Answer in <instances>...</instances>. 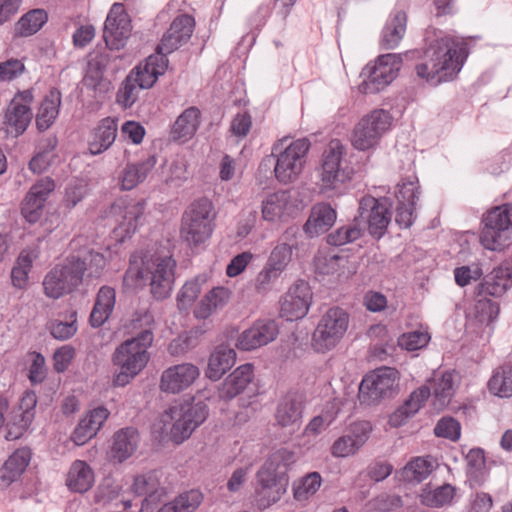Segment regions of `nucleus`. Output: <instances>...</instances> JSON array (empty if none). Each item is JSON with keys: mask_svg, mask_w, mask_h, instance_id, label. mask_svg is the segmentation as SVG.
Instances as JSON below:
<instances>
[{"mask_svg": "<svg viewBox=\"0 0 512 512\" xmlns=\"http://www.w3.org/2000/svg\"><path fill=\"white\" fill-rule=\"evenodd\" d=\"M291 259L292 245L286 242H282L273 248L266 263L277 269V271L282 274V272L287 268Z\"/></svg>", "mask_w": 512, "mask_h": 512, "instance_id": "nucleus-55", "label": "nucleus"}, {"mask_svg": "<svg viewBox=\"0 0 512 512\" xmlns=\"http://www.w3.org/2000/svg\"><path fill=\"white\" fill-rule=\"evenodd\" d=\"M303 409V397L297 393H288L280 399L277 405L275 420L278 425L294 430L301 424Z\"/></svg>", "mask_w": 512, "mask_h": 512, "instance_id": "nucleus-28", "label": "nucleus"}, {"mask_svg": "<svg viewBox=\"0 0 512 512\" xmlns=\"http://www.w3.org/2000/svg\"><path fill=\"white\" fill-rule=\"evenodd\" d=\"M61 105V93L52 89L43 99L36 114V127L40 132L46 131L55 122Z\"/></svg>", "mask_w": 512, "mask_h": 512, "instance_id": "nucleus-42", "label": "nucleus"}, {"mask_svg": "<svg viewBox=\"0 0 512 512\" xmlns=\"http://www.w3.org/2000/svg\"><path fill=\"white\" fill-rule=\"evenodd\" d=\"M512 228V204H504L491 209L484 218L481 244L489 250H502L510 238Z\"/></svg>", "mask_w": 512, "mask_h": 512, "instance_id": "nucleus-11", "label": "nucleus"}, {"mask_svg": "<svg viewBox=\"0 0 512 512\" xmlns=\"http://www.w3.org/2000/svg\"><path fill=\"white\" fill-rule=\"evenodd\" d=\"M95 482L92 468L83 460H75L68 471L66 485L76 493L87 492Z\"/></svg>", "mask_w": 512, "mask_h": 512, "instance_id": "nucleus-39", "label": "nucleus"}, {"mask_svg": "<svg viewBox=\"0 0 512 512\" xmlns=\"http://www.w3.org/2000/svg\"><path fill=\"white\" fill-rule=\"evenodd\" d=\"M215 218L216 211L211 200L205 197L195 200L182 216L181 238L189 246H199L211 237Z\"/></svg>", "mask_w": 512, "mask_h": 512, "instance_id": "nucleus-8", "label": "nucleus"}, {"mask_svg": "<svg viewBox=\"0 0 512 512\" xmlns=\"http://www.w3.org/2000/svg\"><path fill=\"white\" fill-rule=\"evenodd\" d=\"M430 341V335L425 331H412L402 334L398 338V345L408 351L425 347Z\"/></svg>", "mask_w": 512, "mask_h": 512, "instance_id": "nucleus-58", "label": "nucleus"}, {"mask_svg": "<svg viewBox=\"0 0 512 512\" xmlns=\"http://www.w3.org/2000/svg\"><path fill=\"white\" fill-rule=\"evenodd\" d=\"M115 301L116 293L113 288L108 286L100 288L89 318L92 327H100L108 320L114 309Z\"/></svg>", "mask_w": 512, "mask_h": 512, "instance_id": "nucleus-40", "label": "nucleus"}, {"mask_svg": "<svg viewBox=\"0 0 512 512\" xmlns=\"http://www.w3.org/2000/svg\"><path fill=\"white\" fill-rule=\"evenodd\" d=\"M231 298V291L223 286L211 289L195 307L193 314L197 319L205 320L216 311L223 309Z\"/></svg>", "mask_w": 512, "mask_h": 512, "instance_id": "nucleus-36", "label": "nucleus"}, {"mask_svg": "<svg viewBox=\"0 0 512 512\" xmlns=\"http://www.w3.org/2000/svg\"><path fill=\"white\" fill-rule=\"evenodd\" d=\"M32 102L31 90L20 91L12 98L3 120V129L7 137L18 138L27 130L33 118Z\"/></svg>", "mask_w": 512, "mask_h": 512, "instance_id": "nucleus-15", "label": "nucleus"}, {"mask_svg": "<svg viewBox=\"0 0 512 512\" xmlns=\"http://www.w3.org/2000/svg\"><path fill=\"white\" fill-rule=\"evenodd\" d=\"M154 326V317L148 311L136 314L131 320L130 328L135 336L120 344L112 356L114 365L120 368L113 378L115 386L127 385L147 365Z\"/></svg>", "mask_w": 512, "mask_h": 512, "instance_id": "nucleus-1", "label": "nucleus"}, {"mask_svg": "<svg viewBox=\"0 0 512 512\" xmlns=\"http://www.w3.org/2000/svg\"><path fill=\"white\" fill-rule=\"evenodd\" d=\"M140 436L136 428L126 427L117 431L113 436L111 455L118 462L131 457L137 450Z\"/></svg>", "mask_w": 512, "mask_h": 512, "instance_id": "nucleus-35", "label": "nucleus"}, {"mask_svg": "<svg viewBox=\"0 0 512 512\" xmlns=\"http://www.w3.org/2000/svg\"><path fill=\"white\" fill-rule=\"evenodd\" d=\"M399 373L395 368L382 367L367 374L359 386V400L371 405L397 393Z\"/></svg>", "mask_w": 512, "mask_h": 512, "instance_id": "nucleus-12", "label": "nucleus"}, {"mask_svg": "<svg viewBox=\"0 0 512 512\" xmlns=\"http://www.w3.org/2000/svg\"><path fill=\"white\" fill-rule=\"evenodd\" d=\"M316 172V185L320 194L326 197L343 194L353 179L354 169L347 159V147L340 140L333 139L328 143Z\"/></svg>", "mask_w": 512, "mask_h": 512, "instance_id": "nucleus-4", "label": "nucleus"}, {"mask_svg": "<svg viewBox=\"0 0 512 512\" xmlns=\"http://www.w3.org/2000/svg\"><path fill=\"white\" fill-rule=\"evenodd\" d=\"M392 118L383 109H376L364 116L355 126L351 143L357 150L365 151L376 146L390 128Z\"/></svg>", "mask_w": 512, "mask_h": 512, "instance_id": "nucleus-14", "label": "nucleus"}, {"mask_svg": "<svg viewBox=\"0 0 512 512\" xmlns=\"http://www.w3.org/2000/svg\"><path fill=\"white\" fill-rule=\"evenodd\" d=\"M54 188V181L48 177L40 179L30 188L21 206V213L27 222L36 223L41 218L44 204Z\"/></svg>", "mask_w": 512, "mask_h": 512, "instance_id": "nucleus-24", "label": "nucleus"}, {"mask_svg": "<svg viewBox=\"0 0 512 512\" xmlns=\"http://www.w3.org/2000/svg\"><path fill=\"white\" fill-rule=\"evenodd\" d=\"M312 295L308 283L304 281L295 283L282 298L281 316L288 321L302 319L309 311Z\"/></svg>", "mask_w": 512, "mask_h": 512, "instance_id": "nucleus-21", "label": "nucleus"}, {"mask_svg": "<svg viewBox=\"0 0 512 512\" xmlns=\"http://www.w3.org/2000/svg\"><path fill=\"white\" fill-rule=\"evenodd\" d=\"M277 269L265 263L254 280V288L258 293H266L271 290L273 283L280 277Z\"/></svg>", "mask_w": 512, "mask_h": 512, "instance_id": "nucleus-59", "label": "nucleus"}, {"mask_svg": "<svg viewBox=\"0 0 512 512\" xmlns=\"http://www.w3.org/2000/svg\"><path fill=\"white\" fill-rule=\"evenodd\" d=\"M287 139L277 141L272 147L271 157L275 159L274 174L281 184L295 182L303 172L306 164L310 142L297 139L286 144Z\"/></svg>", "mask_w": 512, "mask_h": 512, "instance_id": "nucleus-7", "label": "nucleus"}, {"mask_svg": "<svg viewBox=\"0 0 512 512\" xmlns=\"http://www.w3.org/2000/svg\"><path fill=\"white\" fill-rule=\"evenodd\" d=\"M406 24V13L403 11L396 12L382 31L381 46L384 49L396 48L405 35Z\"/></svg>", "mask_w": 512, "mask_h": 512, "instance_id": "nucleus-43", "label": "nucleus"}, {"mask_svg": "<svg viewBox=\"0 0 512 512\" xmlns=\"http://www.w3.org/2000/svg\"><path fill=\"white\" fill-rule=\"evenodd\" d=\"M167 66L166 56L157 50L155 54L150 55L144 62L133 68L128 75L134 76V80L140 83V87L149 89L155 84L158 77L165 73Z\"/></svg>", "mask_w": 512, "mask_h": 512, "instance_id": "nucleus-27", "label": "nucleus"}, {"mask_svg": "<svg viewBox=\"0 0 512 512\" xmlns=\"http://www.w3.org/2000/svg\"><path fill=\"white\" fill-rule=\"evenodd\" d=\"M512 287V266L500 265L479 285V295L500 297Z\"/></svg>", "mask_w": 512, "mask_h": 512, "instance_id": "nucleus-33", "label": "nucleus"}, {"mask_svg": "<svg viewBox=\"0 0 512 512\" xmlns=\"http://www.w3.org/2000/svg\"><path fill=\"white\" fill-rule=\"evenodd\" d=\"M132 491L138 496H145L143 505L157 501L163 493V489L154 474L137 476L134 479Z\"/></svg>", "mask_w": 512, "mask_h": 512, "instance_id": "nucleus-46", "label": "nucleus"}, {"mask_svg": "<svg viewBox=\"0 0 512 512\" xmlns=\"http://www.w3.org/2000/svg\"><path fill=\"white\" fill-rule=\"evenodd\" d=\"M107 408L100 406L89 411L83 418L80 419L73 434L72 441L76 445H84L92 439L100 430L104 422L109 416Z\"/></svg>", "mask_w": 512, "mask_h": 512, "instance_id": "nucleus-29", "label": "nucleus"}, {"mask_svg": "<svg viewBox=\"0 0 512 512\" xmlns=\"http://www.w3.org/2000/svg\"><path fill=\"white\" fill-rule=\"evenodd\" d=\"M25 66L19 59H8L0 62V82H9L22 75Z\"/></svg>", "mask_w": 512, "mask_h": 512, "instance_id": "nucleus-62", "label": "nucleus"}, {"mask_svg": "<svg viewBox=\"0 0 512 512\" xmlns=\"http://www.w3.org/2000/svg\"><path fill=\"white\" fill-rule=\"evenodd\" d=\"M118 131L117 121L107 117L100 121L89 141V151L92 155H99L108 150L115 142Z\"/></svg>", "mask_w": 512, "mask_h": 512, "instance_id": "nucleus-37", "label": "nucleus"}, {"mask_svg": "<svg viewBox=\"0 0 512 512\" xmlns=\"http://www.w3.org/2000/svg\"><path fill=\"white\" fill-rule=\"evenodd\" d=\"M236 352L228 346H218L209 356L206 377L219 380L235 363Z\"/></svg>", "mask_w": 512, "mask_h": 512, "instance_id": "nucleus-38", "label": "nucleus"}, {"mask_svg": "<svg viewBox=\"0 0 512 512\" xmlns=\"http://www.w3.org/2000/svg\"><path fill=\"white\" fill-rule=\"evenodd\" d=\"M434 468V462L430 458L415 457L401 470V477L406 482L418 484L428 478Z\"/></svg>", "mask_w": 512, "mask_h": 512, "instance_id": "nucleus-45", "label": "nucleus"}, {"mask_svg": "<svg viewBox=\"0 0 512 512\" xmlns=\"http://www.w3.org/2000/svg\"><path fill=\"white\" fill-rule=\"evenodd\" d=\"M373 426L369 421H355L350 423L343 434L338 437L330 447L334 458H347L355 456L367 443Z\"/></svg>", "mask_w": 512, "mask_h": 512, "instance_id": "nucleus-17", "label": "nucleus"}, {"mask_svg": "<svg viewBox=\"0 0 512 512\" xmlns=\"http://www.w3.org/2000/svg\"><path fill=\"white\" fill-rule=\"evenodd\" d=\"M490 392L501 398L512 396V365L498 368L488 382Z\"/></svg>", "mask_w": 512, "mask_h": 512, "instance_id": "nucleus-48", "label": "nucleus"}, {"mask_svg": "<svg viewBox=\"0 0 512 512\" xmlns=\"http://www.w3.org/2000/svg\"><path fill=\"white\" fill-rule=\"evenodd\" d=\"M456 494V488L451 484H443L436 488H431L429 485H426L419 497L420 502L432 508H439L446 504L451 503L454 496Z\"/></svg>", "mask_w": 512, "mask_h": 512, "instance_id": "nucleus-44", "label": "nucleus"}, {"mask_svg": "<svg viewBox=\"0 0 512 512\" xmlns=\"http://www.w3.org/2000/svg\"><path fill=\"white\" fill-rule=\"evenodd\" d=\"M336 413L323 411L320 415L313 417L305 428V432L311 435H318L326 430L335 420Z\"/></svg>", "mask_w": 512, "mask_h": 512, "instance_id": "nucleus-63", "label": "nucleus"}, {"mask_svg": "<svg viewBox=\"0 0 512 512\" xmlns=\"http://www.w3.org/2000/svg\"><path fill=\"white\" fill-rule=\"evenodd\" d=\"M33 420L29 413L25 415L13 409L6 422L5 439L12 441L21 438L27 432Z\"/></svg>", "mask_w": 512, "mask_h": 512, "instance_id": "nucleus-50", "label": "nucleus"}, {"mask_svg": "<svg viewBox=\"0 0 512 512\" xmlns=\"http://www.w3.org/2000/svg\"><path fill=\"white\" fill-rule=\"evenodd\" d=\"M278 333L275 321L259 320L238 336L236 346L243 351L254 350L274 341Z\"/></svg>", "mask_w": 512, "mask_h": 512, "instance_id": "nucleus-23", "label": "nucleus"}, {"mask_svg": "<svg viewBox=\"0 0 512 512\" xmlns=\"http://www.w3.org/2000/svg\"><path fill=\"white\" fill-rule=\"evenodd\" d=\"M183 512H195L203 501L200 490L191 489L175 497Z\"/></svg>", "mask_w": 512, "mask_h": 512, "instance_id": "nucleus-61", "label": "nucleus"}, {"mask_svg": "<svg viewBox=\"0 0 512 512\" xmlns=\"http://www.w3.org/2000/svg\"><path fill=\"white\" fill-rule=\"evenodd\" d=\"M349 314L340 307L327 309L312 334L311 344L317 352H327L337 346L349 327Z\"/></svg>", "mask_w": 512, "mask_h": 512, "instance_id": "nucleus-10", "label": "nucleus"}, {"mask_svg": "<svg viewBox=\"0 0 512 512\" xmlns=\"http://www.w3.org/2000/svg\"><path fill=\"white\" fill-rule=\"evenodd\" d=\"M144 210L143 202H117L112 205L110 215L116 223L114 234L120 242H124L136 231Z\"/></svg>", "mask_w": 512, "mask_h": 512, "instance_id": "nucleus-19", "label": "nucleus"}, {"mask_svg": "<svg viewBox=\"0 0 512 512\" xmlns=\"http://www.w3.org/2000/svg\"><path fill=\"white\" fill-rule=\"evenodd\" d=\"M402 66V57L399 54L380 55L372 66L365 68L367 78L359 85V91L364 94H374L397 77Z\"/></svg>", "mask_w": 512, "mask_h": 512, "instance_id": "nucleus-13", "label": "nucleus"}, {"mask_svg": "<svg viewBox=\"0 0 512 512\" xmlns=\"http://www.w3.org/2000/svg\"><path fill=\"white\" fill-rule=\"evenodd\" d=\"M133 77L127 75L117 92V103L124 108H130L137 101L140 90L145 89L140 87V83H137Z\"/></svg>", "mask_w": 512, "mask_h": 512, "instance_id": "nucleus-54", "label": "nucleus"}, {"mask_svg": "<svg viewBox=\"0 0 512 512\" xmlns=\"http://www.w3.org/2000/svg\"><path fill=\"white\" fill-rule=\"evenodd\" d=\"M254 378L252 364H243L230 373L218 388L220 399L231 400L242 393Z\"/></svg>", "mask_w": 512, "mask_h": 512, "instance_id": "nucleus-30", "label": "nucleus"}, {"mask_svg": "<svg viewBox=\"0 0 512 512\" xmlns=\"http://www.w3.org/2000/svg\"><path fill=\"white\" fill-rule=\"evenodd\" d=\"M87 184L82 180H76L71 183L65 194V206L69 209L74 208L86 195Z\"/></svg>", "mask_w": 512, "mask_h": 512, "instance_id": "nucleus-64", "label": "nucleus"}, {"mask_svg": "<svg viewBox=\"0 0 512 512\" xmlns=\"http://www.w3.org/2000/svg\"><path fill=\"white\" fill-rule=\"evenodd\" d=\"M434 401L435 409L445 408L454 394V375L451 372H445L440 378L434 379Z\"/></svg>", "mask_w": 512, "mask_h": 512, "instance_id": "nucleus-49", "label": "nucleus"}, {"mask_svg": "<svg viewBox=\"0 0 512 512\" xmlns=\"http://www.w3.org/2000/svg\"><path fill=\"white\" fill-rule=\"evenodd\" d=\"M294 462L295 454L282 448L273 452L258 470L259 494L267 505L278 502L286 493L289 484L287 472Z\"/></svg>", "mask_w": 512, "mask_h": 512, "instance_id": "nucleus-6", "label": "nucleus"}, {"mask_svg": "<svg viewBox=\"0 0 512 512\" xmlns=\"http://www.w3.org/2000/svg\"><path fill=\"white\" fill-rule=\"evenodd\" d=\"M176 262L171 256H161L147 251L134 254L125 273L124 281L128 285H149L155 299L167 298L174 284Z\"/></svg>", "mask_w": 512, "mask_h": 512, "instance_id": "nucleus-3", "label": "nucleus"}, {"mask_svg": "<svg viewBox=\"0 0 512 512\" xmlns=\"http://www.w3.org/2000/svg\"><path fill=\"white\" fill-rule=\"evenodd\" d=\"M299 208L297 193L292 189L270 192L261 201V217L269 223L286 222Z\"/></svg>", "mask_w": 512, "mask_h": 512, "instance_id": "nucleus-16", "label": "nucleus"}, {"mask_svg": "<svg viewBox=\"0 0 512 512\" xmlns=\"http://www.w3.org/2000/svg\"><path fill=\"white\" fill-rule=\"evenodd\" d=\"M199 375V368L192 363L171 366L161 375L160 389L163 392L180 393L190 387Z\"/></svg>", "mask_w": 512, "mask_h": 512, "instance_id": "nucleus-25", "label": "nucleus"}, {"mask_svg": "<svg viewBox=\"0 0 512 512\" xmlns=\"http://www.w3.org/2000/svg\"><path fill=\"white\" fill-rule=\"evenodd\" d=\"M499 314V306L497 303L492 302L490 299H479L475 302L473 307V316L483 324H490Z\"/></svg>", "mask_w": 512, "mask_h": 512, "instance_id": "nucleus-57", "label": "nucleus"}, {"mask_svg": "<svg viewBox=\"0 0 512 512\" xmlns=\"http://www.w3.org/2000/svg\"><path fill=\"white\" fill-rule=\"evenodd\" d=\"M348 265V258L336 254H325L316 258V268L321 274H337L343 276L350 274L346 273Z\"/></svg>", "mask_w": 512, "mask_h": 512, "instance_id": "nucleus-52", "label": "nucleus"}, {"mask_svg": "<svg viewBox=\"0 0 512 512\" xmlns=\"http://www.w3.org/2000/svg\"><path fill=\"white\" fill-rule=\"evenodd\" d=\"M85 271L83 259L67 256L45 275L42 282L44 294L48 298L59 299L72 293L82 283Z\"/></svg>", "mask_w": 512, "mask_h": 512, "instance_id": "nucleus-9", "label": "nucleus"}, {"mask_svg": "<svg viewBox=\"0 0 512 512\" xmlns=\"http://www.w3.org/2000/svg\"><path fill=\"white\" fill-rule=\"evenodd\" d=\"M48 15L43 9H34L23 15L17 23L21 36H30L38 32L47 22Z\"/></svg>", "mask_w": 512, "mask_h": 512, "instance_id": "nucleus-51", "label": "nucleus"}, {"mask_svg": "<svg viewBox=\"0 0 512 512\" xmlns=\"http://www.w3.org/2000/svg\"><path fill=\"white\" fill-rule=\"evenodd\" d=\"M132 26L129 15L122 3H114L104 23L103 38L110 49L124 47L131 34Z\"/></svg>", "mask_w": 512, "mask_h": 512, "instance_id": "nucleus-18", "label": "nucleus"}, {"mask_svg": "<svg viewBox=\"0 0 512 512\" xmlns=\"http://www.w3.org/2000/svg\"><path fill=\"white\" fill-rule=\"evenodd\" d=\"M465 57L462 41L447 35L438 37L425 51L423 62L416 65V74L434 86L450 81L461 70Z\"/></svg>", "mask_w": 512, "mask_h": 512, "instance_id": "nucleus-2", "label": "nucleus"}, {"mask_svg": "<svg viewBox=\"0 0 512 512\" xmlns=\"http://www.w3.org/2000/svg\"><path fill=\"white\" fill-rule=\"evenodd\" d=\"M156 165L155 156H149L137 163H128L121 170L118 182L122 190H132L141 184Z\"/></svg>", "mask_w": 512, "mask_h": 512, "instance_id": "nucleus-34", "label": "nucleus"}, {"mask_svg": "<svg viewBox=\"0 0 512 512\" xmlns=\"http://www.w3.org/2000/svg\"><path fill=\"white\" fill-rule=\"evenodd\" d=\"M207 417V407L202 402L178 403L165 410L153 424V432L162 440L181 444Z\"/></svg>", "mask_w": 512, "mask_h": 512, "instance_id": "nucleus-5", "label": "nucleus"}, {"mask_svg": "<svg viewBox=\"0 0 512 512\" xmlns=\"http://www.w3.org/2000/svg\"><path fill=\"white\" fill-rule=\"evenodd\" d=\"M430 396V388L422 386L413 391L403 405L399 406L389 417V424L392 427L404 425L409 418L413 417L427 401Z\"/></svg>", "mask_w": 512, "mask_h": 512, "instance_id": "nucleus-32", "label": "nucleus"}, {"mask_svg": "<svg viewBox=\"0 0 512 512\" xmlns=\"http://www.w3.org/2000/svg\"><path fill=\"white\" fill-rule=\"evenodd\" d=\"M194 25V19L189 15H181L175 18L163 35L157 50L166 56L178 49L190 39Z\"/></svg>", "mask_w": 512, "mask_h": 512, "instance_id": "nucleus-26", "label": "nucleus"}, {"mask_svg": "<svg viewBox=\"0 0 512 512\" xmlns=\"http://www.w3.org/2000/svg\"><path fill=\"white\" fill-rule=\"evenodd\" d=\"M363 227L358 218L353 223L338 228L335 232L328 235V243L335 246H342L353 242L362 236Z\"/></svg>", "mask_w": 512, "mask_h": 512, "instance_id": "nucleus-53", "label": "nucleus"}, {"mask_svg": "<svg viewBox=\"0 0 512 512\" xmlns=\"http://www.w3.org/2000/svg\"><path fill=\"white\" fill-rule=\"evenodd\" d=\"M201 112L197 107L185 109L172 126L171 135L174 140L186 142L196 133L200 124Z\"/></svg>", "mask_w": 512, "mask_h": 512, "instance_id": "nucleus-41", "label": "nucleus"}, {"mask_svg": "<svg viewBox=\"0 0 512 512\" xmlns=\"http://www.w3.org/2000/svg\"><path fill=\"white\" fill-rule=\"evenodd\" d=\"M321 485V477L317 472L308 474L295 489L294 495L298 500H304L317 492Z\"/></svg>", "mask_w": 512, "mask_h": 512, "instance_id": "nucleus-60", "label": "nucleus"}, {"mask_svg": "<svg viewBox=\"0 0 512 512\" xmlns=\"http://www.w3.org/2000/svg\"><path fill=\"white\" fill-rule=\"evenodd\" d=\"M204 281V278L196 277L183 285L177 296L178 307L180 309H187L192 305L200 294L201 286Z\"/></svg>", "mask_w": 512, "mask_h": 512, "instance_id": "nucleus-56", "label": "nucleus"}, {"mask_svg": "<svg viewBox=\"0 0 512 512\" xmlns=\"http://www.w3.org/2000/svg\"><path fill=\"white\" fill-rule=\"evenodd\" d=\"M398 206L396 210V222L408 228L414 222L415 205L419 200V186L415 177L403 180L398 184V192L396 194Z\"/></svg>", "mask_w": 512, "mask_h": 512, "instance_id": "nucleus-22", "label": "nucleus"}, {"mask_svg": "<svg viewBox=\"0 0 512 512\" xmlns=\"http://www.w3.org/2000/svg\"><path fill=\"white\" fill-rule=\"evenodd\" d=\"M336 211L327 203L313 206L310 216L304 225L305 233L313 238L327 232L335 223Z\"/></svg>", "mask_w": 512, "mask_h": 512, "instance_id": "nucleus-31", "label": "nucleus"}, {"mask_svg": "<svg viewBox=\"0 0 512 512\" xmlns=\"http://www.w3.org/2000/svg\"><path fill=\"white\" fill-rule=\"evenodd\" d=\"M359 222L366 223L371 235L380 238L391 220L390 211L384 201L372 196H364L359 202Z\"/></svg>", "mask_w": 512, "mask_h": 512, "instance_id": "nucleus-20", "label": "nucleus"}, {"mask_svg": "<svg viewBox=\"0 0 512 512\" xmlns=\"http://www.w3.org/2000/svg\"><path fill=\"white\" fill-rule=\"evenodd\" d=\"M37 254L31 250H23L18 256L11 271V280L14 287L24 289L28 285L29 272Z\"/></svg>", "mask_w": 512, "mask_h": 512, "instance_id": "nucleus-47", "label": "nucleus"}]
</instances>
